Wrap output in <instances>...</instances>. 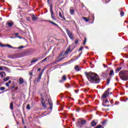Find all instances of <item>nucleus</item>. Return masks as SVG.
<instances>
[{"label": "nucleus", "instance_id": "obj_15", "mask_svg": "<svg viewBox=\"0 0 128 128\" xmlns=\"http://www.w3.org/2000/svg\"><path fill=\"white\" fill-rule=\"evenodd\" d=\"M32 20H38V18H36V16L34 14L32 15Z\"/></svg>", "mask_w": 128, "mask_h": 128}, {"label": "nucleus", "instance_id": "obj_8", "mask_svg": "<svg viewBox=\"0 0 128 128\" xmlns=\"http://www.w3.org/2000/svg\"><path fill=\"white\" fill-rule=\"evenodd\" d=\"M108 96H110V92H108V90H107L104 93L102 98H108Z\"/></svg>", "mask_w": 128, "mask_h": 128}, {"label": "nucleus", "instance_id": "obj_20", "mask_svg": "<svg viewBox=\"0 0 128 128\" xmlns=\"http://www.w3.org/2000/svg\"><path fill=\"white\" fill-rule=\"evenodd\" d=\"M12 84V80H9L8 82L6 84V86H10V84Z\"/></svg>", "mask_w": 128, "mask_h": 128}, {"label": "nucleus", "instance_id": "obj_56", "mask_svg": "<svg viewBox=\"0 0 128 128\" xmlns=\"http://www.w3.org/2000/svg\"><path fill=\"white\" fill-rule=\"evenodd\" d=\"M18 38H20V36H18Z\"/></svg>", "mask_w": 128, "mask_h": 128}, {"label": "nucleus", "instance_id": "obj_11", "mask_svg": "<svg viewBox=\"0 0 128 128\" xmlns=\"http://www.w3.org/2000/svg\"><path fill=\"white\" fill-rule=\"evenodd\" d=\"M74 68L76 72H80V68L78 65H76Z\"/></svg>", "mask_w": 128, "mask_h": 128}, {"label": "nucleus", "instance_id": "obj_24", "mask_svg": "<svg viewBox=\"0 0 128 128\" xmlns=\"http://www.w3.org/2000/svg\"><path fill=\"white\" fill-rule=\"evenodd\" d=\"M70 14H72V15L74 14V9H71L70 10Z\"/></svg>", "mask_w": 128, "mask_h": 128}, {"label": "nucleus", "instance_id": "obj_12", "mask_svg": "<svg viewBox=\"0 0 128 128\" xmlns=\"http://www.w3.org/2000/svg\"><path fill=\"white\" fill-rule=\"evenodd\" d=\"M59 16H60L61 18H63L64 20V22H66V18H64V16H62V12H60V11L59 12Z\"/></svg>", "mask_w": 128, "mask_h": 128}, {"label": "nucleus", "instance_id": "obj_17", "mask_svg": "<svg viewBox=\"0 0 128 128\" xmlns=\"http://www.w3.org/2000/svg\"><path fill=\"white\" fill-rule=\"evenodd\" d=\"M114 70H110L109 76H114Z\"/></svg>", "mask_w": 128, "mask_h": 128}, {"label": "nucleus", "instance_id": "obj_52", "mask_svg": "<svg viewBox=\"0 0 128 128\" xmlns=\"http://www.w3.org/2000/svg\"><path fill=\"white\" fill-rule=\"evenodd\" d=\"M74 92H75L76 94H78V91L76 90H74Z\"/></svg>", "mask_w": 128, "mask_h": 128}, {"label": "nucleus", "instance_id": "obj_60", "mask_svg": "<svg viewBox=\"0 0 128 128\" xmlns=\"http://www.w3.org/2000/svg\"><path fill=\"white\" fill-rule=\"evenodd\" d=\"M110 106V105H108V106Z\"/></svg>", "mask_w": 128, "mask_h": 128}, {"label": "nucleus", "instance_id": "obj_34", "mask_svg": "<svg viewBox=\"0 0 128 128\" xmlns=\"http://www.w3.org/2000/svg\"><path fill=\"white\" fill-rule=\"evenodd\" d=\"M26 110H30V104H28L26 107Z\"/></svg>", "mask_w": 128, "mask_h": 128}, {"label": "nucleus", "instance_id": "obj_57", "mask_svg": "<svg viewBox=\"0 0 128 128\" xmlns=\"http://www.w3.org/2000/svg\"><path fill=\"white\" fill-rule=\"evenodd\" d=\"M48 0V2H50V0Z\"/></svg>", "mask_w": 128, "mask_h": 128}, {"label": "nucleus", "instance_id": "obj_3", "mask_svg": "<svg viewBox=\"0 0 128 128\" xmlns=\"http://www.w3.org/2000/svg\"><path fill=\"white\" fill-rule=\"evenodd\" d=\"M41 98L42 100V106L46 108V106L44 104L45 100H48V95L46 94H42L41 95Z\"/></svg>", "mask_w": 128, "mask_h": 128}, {"label": "nucleus", "instance_id": "obj_19", "mask_svg": "<svg viewBox=\"0 0 128 128\" xmlns=\"http://www.w3.org/2000/svg\"><path fill=\"white\" fill-rule=\"evenodd\" d=\"M82 18L84 20L86 21V22H88V20H90V18L88 19L86 17H82Z\"/></svg>", "mask_w": 128, "mask_h": 128}, {"label": "nucleus", "instance_id": "obj_38", "mask_svg": "<svg viewBox=\"0 0 128 128\" xmlns=\"http://www.w3.org/2000/svg\"><path fill=\"white\" fill-rule=\"evenodd\" d=\"M96 128H104V127H102V125H99V126H97Z\"/></svg>", "mask_w": 128, "mask_h": 128}, {"label": "nucleus", "instance_id": "obj_40", "mask_svg": "<svg viewBox=\"0 0 128 128\" xmlns=\"http://www.w3.org/2000/svg\"><path fill=\"white\" fill-rule=\"evenodd\" d=\"M6 90V88L4 87H0V90Z\"/></svg>", "mask_w": 128, "mask_h": 128}, {"label": "nucleus", "instance_id": "obj_58", "mask_svg": "<svg viewBox=\"0 0 128 128\" xmlns=\"http://www.w3.org/2000/svg\"><path fill=\"white\" fill-rule=\"evenodd\" d=\"M86 128H90V127H86Z\"/></svg>", "mask_w": 128, "mask_h": 128}, {"label": "nucleus", "instance_id": "obj_46", "mask_svg": "<svg viewBox=\"0 0 128 128\" xmlns=\"http://www.w3.org/2000/svg\"><path fill=\"white\" fill-rule=\"evenodd\" d=\"M59 82H64V80H59Z\"/></svg>", "mask_w": 128, "mask_h": 128}, {"label": "nucleus", "instance_id": "obj_1", "mask_svg": "<svg viewBox=\"0 0 128 128\" xmlns=\"http://www.w3.org/2000/svg\"><path fill=\"white\" fill-rule=\"evenodd\" d=\"M85 74L90 84H98L100 80L98 74L92 72H85Z\"/></svg>", "mask_w": 128, "mask_h": 128}, {"label": "nucleus", "instance_id": "obj_7", "mask_svg": "<svg viewBox=\"0 0 128 128\" xmlns=\"http://www.w3.org/2000/svg\"><path fill=\"white\" fill-rule=\"evenodd\" d=\"M66 30L70 38V40H74V34L72 33L68 30Z\"/></svg>", "mask_w": 128, "mask_h": 128}, {"label": "nucleus", "instance_id": "obj_47", "mask_svg": "<svg viewBox=\"0 0 128 128\" xmlns=\"http://www.w3.org/2000/svg\"><path fill=\"white\" fill-rule=\"evenodd\" d=\"M30 76H32V72H30Z\"/></svg>", "mask_w": 128, "mask_h": 128}, {"label": "nucleus", "instance_id": "obj_22", "mask_svg": "<svg viewBox=\"0 0 128 128\" xmlns=\"http://www.w3.org/2000/svg\"><path fill=\"white\" fill-rule=\"evenodd\" d=\"M49 22H50V24H54V26H58V25L56 24L54 22H53L52 21H48Z\"/></svg>", "mask_w": 128, "mask_h": 128}, {"label": "nucleus", "instance_id": "obj_45", "mask_svg": "<svg viewBox=\"0 0 128 128\" xmlns=\"http://www.w3.org/2000/svg\"><path fill=\"white\" fill-rule=\"evenodd\" d=\"M105 104H106V102H108V100H106L104 101Z\"/></svg>", "mask_w": 128, "mask_h": 128}, {"label": "nucleus", "instance_id": "obj_59", "mask_svg": "<svg viewBox=\"0 0 128 128\" xmlns=\"http://www.w3.org/2000/svg\"><path fill=\"white\" fill-rule=\"evenodd\" d=\"M86 48H88V46H86Z\"/></svg>", "mask_w": 128, "mask_h": 128}, {"label": "nucleus", "instance_id": "obj_26", "mask_svg": "<svg viewBox=\"0 0 128 128\" xmlns=\"http://www.w3.org/2000/svg\"><path fill=\"white\" fill-rule=\"evenodd\" d=\"M91 124H92V126H96V122H94V121H92V122L91 123Z\"/></svg>", "mask_w": 128, "mask_h": 128}, {"label": "nucleus", "instance_id": "obj_43", "mask_svg": "<svg viewBox=\"0 0 128 128\" xmlns=\"http://www.w3.org/2000/svg\"><path fill=\"white\" fill-rule=\"evenodd\" d=\"M84 48H82V46L80 47L79 49V52H80V50H82V49Z\"/></svg>", "mask_w": 128, "mask_h": 128}, {"label": "nucleus", "instance_id": "obj_32", "mask_svg": "<svg viewBox=\"0 0 128 128\" xmlns=\"http://www.w3.org/2000/svg\"><path fill=\"white\" fill-rule=\"evenodd\" d=\"M107 80V84H110V78H108Z\"/></svg>", "mask_w": 128, "mask_h": 128}, {"label": "nucleus", "instance_id": "obj_28", "mask_svg": "<svg viewBox=\"0 0 128 128\" xmlns=\"http://www.w3.org/2000/svg\"><path fill=\"white\" fill-rule=\"evenodd\" d=\"M65 86L67 88H70V85L69 84H66Z\"/></svg>", "mask_w": 128, "mask_h": 128}, {"label": "nucleus", "instance_id": "obj_39", "mask_svg": "<svg viewBox=\"0 0 128 128\" xmlns=\"http://www.w3.org/2000/svg\"><path fill=\"white\" fill-rule=\"evenodd\" d=\"M0 46H1L2 48H4L5 44H4L0 42Z\"/></svg>", "mask_w": 128, "mask_h": 128}, {"label": "nucleus", "instance_id": "obj_51", "mask_svg": "<svg viewBox=\"0 0 128 128\" xmlns=\"http://www.w3.org/2000/svg\"><path fill=\"white\" fill-rule=\"evenodd\" d=\"M40 70H41L40 68H38V72H40Z\"/></svg>", "mask_w": 128, "mask_h": 128}, {"label": "nucleus", "instance_id": "obj_14", "mask_svg": "<svg viewBox=\"0 0 128 128\" xmlns=\"http://www.w3.org/2000/svg\"><path fill=\"white\" fill-rule=\"evenodd\" d=\"M8 24L9 26H14V22L10 21L9 22H8Z\"/></svg>", "mask_w": 128, "mask_h": 128}, {"label": "nucleus", "instance_id": "obj_44", "mask_svg": "<svg viewBox=\"0 0 128 128\" xmlns=\"http://www.w3.org/2000/svg\"><path fill=\"white\" fill-rule=\"evenodd\" d=\"M42 58H44V57H39L38 60H42Z\"/></svg>", "mask_w": 128, "mask_h": 128}, {"label": "nucleus", "instance_id": "obj_25", "mask_svg": "<svg viewBox=\"0 0 128 128\" xmlns=\"http://www.w3.org/2000/svg\"><path fill=\"white\" fill-rule=\"evenodd\" d=\"M10 76H7L6 78H4V82H8V80H10Z\"/></svg>", "mask_w": 128, "mask_h": 128}, {"label": "nucleus", "instance_id": "obj_36", "mask_svg": "<svg viewBox=\"0 0 128 128\" xmlns=\"http://www.w3.org/2000/svg\"><path fill=\"white\" fill-rule=\"evenodd\" d=\"M47 60H48V58H45L44 60H43L41 61V64H42V62H46Z\"/></svg>", "mask_w": 128, "mask_h": 128}, {"label": "nucleus", "instance_id": "obj_16", "mask_svg": "<svg viewBox=\"0 0 128 128\" xmlns=\"http://www.w3.org/2000/svg\"><path fill=\"white\" fill-rule=\"evenodd\" d=\"M86 120H82L80 122V124H82V126H84V124H86Z\"/></svg>", "mask_w": 128, "mask_h": 128}, {"label": "nucleus", "instance_id": "obj_53", "mask_svg": "<svg viewBox=\"0 0 128 128\" xmlns=\"http://www.w3.org/2000/svg\"><path fill=\"white\" fill-rule=\"evenodd\" d=\"M92 18H94V14H92Z\"/></svg>", "mask_w": 128, "mask_h": 128}, {"label": "nucleus", "instance_id": "obj_29", "mask_svg": "<svg viewBox=\"0 0 128 128\" xmlns=\"http://www.w3.org/2000/svg\"><path fill=\"white\" fill-rule=\"evenodd\" d=\"M38 62V59L32 60L30 62L31 64H34V62Z\"/></svg>", "mask_w": 128, "mask_h": 128}, {"label": "nucleus", "instance_id": "obj_35", "mask_svg": "<svg viewBox=\"0 0 128 128\" xmlns=\"http://www.w3.org/2000/svg\"><path fill=\"white\" fill-rule=\"evenodd\" d=\"M120 14L121 16H124V12H120Z\"/></svg>", "mask_w": 128, "mask_h": 128}, {"label": "nucleus", "instance_id": "obj_54", "mask_svg": "<svg viewBox=\"0 0 128 128\" xmlns=\"http://www.w3.org/2000/svg\"><path fill=\"white\" fill-rule=\"evenodd\" d=\"M15 34L16 36H18V33H16Z\"/></svg>", "mask_w": 128, "mask_h": 128}, {"label": "nucleus", "instance_id": "obj_50", "mask_svg": "<svg viewBox=\"0 0 128 128\" xmlns=\"http://www.w3.org/2000/svg\"><path fill=\"white\" fill-rule=\"evenodd\" d=\"M104 68H105L108 66L106 65H105V64H104Z\"/></svg>", "mask_w": 128, "mask_h": 128}, {"label": "nucleus", "instance_id": "obj_49", "mask_svg": "<svg viewBox=\"0 0 128 128\" xmlns=\"http://www.w3.org/2000/svg\"><path fill=\"white\" fill-rule=\"evenodd\" d=\"M116 80L117 82H118V77H116Z\"/></svg>", "mask_w": 128, "mask_h": 128}, {"label": "nucleus", "instance_id": "obj_33", "mask_svg": "<svg viewBox=\"0 0 128 128\" xmlns=\"http://www.w3.org/2000/svg\"><path fill=\"white\" fill-rule=\"evenodd\" d=\"M17 48V50H20V49H22V48H24V46H20L17 48Z\"/></svg>", "mask_w": 128, "mask_h": 128}, {"label": "nucleus", "instance_id": "obj_31", "mask_svg": "<svg viewBox=\"0 0 128 128\" xmlns=\"http://www.w3.org/2000/svg\"><path fill=\"white\" fill-rule=\"evenodd\" d=\"M120 70H122V67H118L116 70V72H120Z\"/></svg>", "mask_w": 128, "mask_h": 128}, {"label": "nucleus", "instance_id": "obj_21", "mask_svg": "<svg viewBox=\"0 0 128 128\" xmlns=\"http://www.w3.org/2000/svg\"><path fill=\"white\" fill-rule=\"evenodd\" d=\"M49 22H50V24H54V26H58V25L56 24L54 22H53L52 21H48Z\"/></svg>", "mask_w": 128, "mask_h": 128}, {"label": "nucleus", "instance_id": "obj_48", "mask_svg": "<svg viewBox=\"0 0 128 128\" xmlns=\"http://www.w3.org/2000/svg\"><path fill=\"white\" fill-rule=\"evenodd\" d=\"M106 121H104L102 122V124H106Z\"/></svg>", "mask_w": 128, "mask_h": 128}, {"label": "nucleus", "instance_id": "obj_41", "mask_svg": "<svg viewBox=\"0 0 128 128\" xmlns=\"http://www.w3.org/2000/svg\"><path fill=\"white\" fill-rule=\"evenodd\" d=\"M74 44H78V40H76Z\"/></svg>", "mask_w": 128, "mask_h": 128}, {"label": "nucleus", "instance_id": "obj_10", "mask_svg": "<svg viewBox=\"0 0 128 128\" xmlns=\"http://www.w3.org/2000/svg\"><path fill=\"white\" fill-rule=\"evenodd\" d=\"M66 22H68L69 24H74V26H76V22L74 20H66L65 21Z\"/></svg>", "mask_w": 128, "mask_h": 128}, {"label": "nucleus", "instance_id": "obj_30", "mask_svg": "<svg viewBox=\"0 0 128 128\" xmlns=\"http://www.w3.org/2000/svg\"><path fill=\"white\" fill-rule=\"evenodd\" d=\"M4 68H6V67L4 66H0V70H4Z\"/></svg>", "mask_w": 128, "mask_h": 128}, {"label": "nucleus", "instance_id": "obj_27", "mask_svg": "<svg viewBox=\"0 0 128 128\" xmlns=\"http://www.w3.org/2000/svg\"><path fill=\"white\" fill-rule=\"evenodd\" d=\"M62 80L63 82H64V80H66V75H64L62 76Z\"/></svg>", "mask_w": 128, "mask_h": 128}, {"label": "nucleus", "instance_id": "obj_62", "mask_svg": "<svg viewBox=\"0 0 128 128\" xmlns=\"http://www.w3.org/2000/svg\"><path fill=\"white\" fill-rule=\"evenodd\" d=\"M108 2H110V0Z\"/></svg>", "mask_w": 128, "mask_h": 128}, {"label": "nucleus", "instance_id": "obj_37", "mask_svg": "<svg viewBox=\"0 0 128 128\" xmlns=\"http://www.w3.org/2000/svg\"><path fill=\"white\" fill-rule=\"evenodd\" d=\"M50 106L49 108L50 110H52V104H50Z\"/></svg>", "mask_w": 128, "mask_h": 128}, {"label": "nucleus", "instance_id": "obj_2", "mask_svg": "<svg viewBox=\"0 0 128 128\" xmlns=\"http://www.w3.org/2000/svg\"><path fill=\"white\" fill-rule=\"evenodd\" d=\"M119 76L122 80H128V71L126 70H121L119 72Z\"/></svg>", "mask_w": 128, "mask_h": 128}, {"label": "nucleus", "instance_id": "obj_4", "mask_svg": "<svg viewBox=\"0 0 128 128\" xmlns=\"http://www.w3.org/2000/svg\"><path fill=\"white\" fill-rule=\"evenodd\" d=\"M72 52V50H70V46H69L67 48L66 52L63 54V57L64 58H68V53H70Z\"/></svg>", "mask_w": 128, "mask_h": 128}, {"label": "nucleus", "instance_id": "obj_23", "mask_svg": "<svg viewBox=\"0 0 128 128\" xmlns=\"http://www.w3.org/2000/svg\"><path fill=\"white\" fill-rule=\"evenodd\" d=\"M4 48H12V47L10 44H5Z\"/></svg>", "mask_w": 128, "mask_h": 128}, {"label": "nucleus", "instance_id": "obj_18", "mask_svg": "<svg viewBox=\"0 0 128 128\" xmlns=\"http://www.w3.org/2000/svg\"><path fill=\"white\" fill-rule=\"evenodd\" d=\"M10 110H14V103L12 102L10 104Z\"/></svg>", "mask_w": 128, "mask_h": 128}, {"label": "nucleus", "instance_id": "obj_55", "mask_svg": "<svg viewBox=\"0 0 128 128\" xmlns=\"http://www.w3.org/2000/svg\"><path fill=\"white\" fill-rule=\"evenodd\" d=\"M80 124L77 123V126Z\"/></svg>", "mask_w": 128, "mask_h": 128}, {"label": "nucleus", "instance_id": "obj_42", "mask_svg": "<svg viewBox=\"0 0 128 128\" xmlns=\"http://www.w3.org/2000/svg\"><path fill=\"white\" fill-rule=\"evenodd\" d=\"M86 38H85L84 42V44H86Z\"/></svg>", "mask_w": 128, "mask_h": 128}, {"label": "nucleus", "instance_id": "obj_61", "mask_svg": "<svg viewBox=\"0 0 128 128\" xmlns=\"http://www.w3.org/2000/svg\"><path fill=\"white\" fill-rule=\"evenodd\" d=\"M79 128H82V126H79Z\"/></svg>", "mask_w": 128, "mask_h": 128}, {"label": "nucleus", "instance_id": "obj_5", "mask_svg": "<svg viewBox=\"0 0 128 128\" xmlns=\"http://www.w3.org/2000/svg\"><path fill=\"white\" fill-rule=\"evenodd\" d=\"M63 54L64 52H60L57 56V60L56 61V62H60L61 60H62L64 59V58Z\"/></svg>", "mask_w": 128, "mask_h": 128}, {"label": "nucleus", "instance_id": "obj_9", "mask_svg": "<svg viewBox=\"0 0 128 128\" xmlns=\"http://www.w3.org/2000/svg\"><path fill=\"white\" fill-rule=\"evenodd\" d=\"M43 72H42L38 75V78L35 80L34 82H40V80L42 78V76Z\"/></svg>", "mask_w": 128, "mask_h": 128}, {"label": "nucleus", "instance_id": "obj_6", "mask_svg": "<svg viewBox=\"0 0 128 128\" xmlns=\"http://www.w3.org/2000/svg\"><path fill=\"white\" fill-rule=\"evenodd\" d=\"M50 12L51 14V18L54 20H56V18H54V11L52 10V5H50Z\"/></svg>", "mask_w": 128, "mask_h": 128}, {"label": "nucleus", "instance_id": "obj_13", "mask_svg": "<svg viewBox=\"0 0 128 128\" xmlns=\"http://www.w3.org/2000/svg\"><path fill=\"white\" fill-rule=\"evenodd\" d=\"M24 84V79L22 78H19V84Z\"/></svg>", "mask_w": 128, "mask_h": 128}]
</instances>
